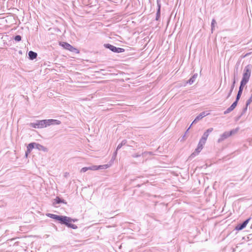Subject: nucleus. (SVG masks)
<instances>
[{
    "mask_svg": "<svg viewBox=\"0 0 252 252\" xmlns=\"http://www.w3.org/2000/svg\"><path fill=\"white\" fill-rule=\"evenodd\" d=\"M37 55L35 52H34L33 51H30L29 52V56L30 59L33 60L35 59L37 57Z\"/></svg>",
    "mask_w": 252,
    "mask_h": 252,
    "instance_id": "14",
    "label": "nucleus"
},
{
    "mask_svg": "<svg viewBox=\"0 0 252 252\" xmlns=\"http://www.w3.org/2000/svg\"><path fill=\"white\" fill-rule=\"evenodd\" d=\"M46 216L50 218L59 221L61 223H62V221H64V220H67L66 219H68L67 217L66 216H58L50 213L47 214Z\"/></svg>",
    "mask_w": 252,
    "mask_h": 252,
    "instance_id": "3",
    "label": "nucleus"
},
{
    "mask_svg": "<svg viewBox=\"0 0 252 252\" xmlns=\"http://www.w3.org/2000/svg\"><path fill=\"white\" fill-rule=\"evenodd\" d=\"M237 103L235 101L229 108L224 111V114H226L233 111L237 106Z\"/></svg>",
    "mask_w": 252,
    "mask_h": 252,
    "instance_id": "10",
    "label": "nucleus"
},
{
    "mask_svg": "<svg viewBox=\"0 0 252 252\" xmlns=\"http://www.w3.org/2000/svg\"><path fill=\"white\" fill-rule=\"evenodd\" d=\"M208 115H209V113H207L206 112H201V113H200V114L197 116L195 119H194V120L192 122V124H191L190 126L189 127V128L187 129V131H186V133L189 131V129L190 128L191 125L193 124H194V123H196L197 122H198V121L200 120L201 119H202L203 118H204V117L207 116Z\"/></svg>",
    "mask_w": 252,
    "mask_h": 252,
    "instance_id": "7",
    "label": "nucleus"
},
{
    "mask_svg": "<svg viewBox=\"0 0 252 252\" xmlns=\"http://www.w3.org/2000/svg\"><path fill=\"white\" fill-rule=\"evenodd\" d=\"M235 83V81L234 80L233 83L232 85L231 86V89H230V90H232V91H233V90L234 87Z\"/></svg>",
    "mask_w": 252,
    "mask_h": 252,
    "instance_id": "30",
    "label": "nucleus"
},
{
    "mask_svg": "<svg viewBox=\"0 0 252 252\" xmlns=\"http://www.w3.org/2000/svg\"><path fill=\"white\" fill-rule=\"evenodd\" d=\"M250 220V218L248 219L247 220H245L242 224H240L238 225L236 227V229L238 230H242L243 229H244V228L246 227V226L249 223Z\"/></svg>",
    "mask_w": 252,
    "mask_h": 252,
    "instance_id": "9",
    "label": "nucleus"
},
{
    "mask_svg": "<svg viewBox=\"0 0 252 252\" xmlns=\"http://www.w3.org/2000/svg\"><path fill=\"white\" fill-rule=\"evenodd\" d=\"M246 84H243L242 83V81H241V84H240V86L239 87V90H240L241 91H243V87L244 86L246 85Z\"/></svg>",
    "mask_w": 252,
    "mask_h": 252,
    "instance_id": "22",
    "label": "nucleus"
},
{
    "mask_svg": "<svg viewBox=\"0 0 252 252\" xmlns=\"http://www.w3.org/2000/svg\"><path fill=\"white\" fill-rule=\"evenodd\" d=\"M132 156H133V157H134V158H136V157H139V155H137V154H134V155H133Z\"/></svg>",
    "mask_w": 252,
    "mask_h": 252,
    "instance_id": "32",
    "label": "nucleus"
},
{
    "mask_svg": "<svg viewBox=\"0 0 252 252\" xmlns=\"http://www.w3.org/2000/svg\"><path fill=\"white\" fill-rule=\"evenodd\" d=\"M14 40L17 42L20 41L21 40V36L19 35H16L14 37Z\"/></svg>",
    "mask_w": 252,
    "mask_h": 252,
    "instance_id": "21",
    "label": "nucleus"
},
{
    "mask_svg": "<svg viewBox=\"0 0 252 252\" xmlns=\"http://www.w3.org/2000/svg\"><path fill=\"white\" fill-rule=\"evenodd\" d=\"M68 219H66L67 220H64V221H62V223L64 224L67 225L68 227L72 228L73 229H76L77 228V226L73 223H70L72 220L67 217Z\"/></svg>",
    "mask_w": 252,
    "mask_h": 252,
    "instance_id": "8",
    "label": "nucleus"
},
{
    "mask_svg": "<svg viewBox=\"0 0 252 252\" xmlns=\"http://www.w3.org/2000/svg\"><path fill=\"white\" fill-rule=\"evenodd\" d=\"M197 74H194L193 76H192V77H191L189 80L188 81V83L189 84H192L195 81L196 78L197 77Z\"/></svg>",
    "mask_w": 252,
    "mask_h": 252,
    "instance_id": "16",
    "label": "nucleus"
},
{
    "mask_svg": "<svg viewBox=\"0 0 252 252\" xmlns=\"http://www.w3.org/2000/svg\"><path fill=\"white\" fill-rule=\"evenodd\" d=\"M252 101V96H251V97L250 98V99L248 100V101L247 102V105H249Z\"/></svg>",
    "mask_w": 252,
    "mask_h": 252,
    "instance_id": "28",
    "label": "nucleus"
},
{
    "mask_svg": "<svg viewBox=\"0 0 252 252\" xmlns=\"http://www.w3.org/2000/svg\"><path fill=\"white\" fill-rule=\"evenodd\" d=\"M35 148L38 149L39 151H42L44 152L47 151V149L46 148H45V147L43 146L42 145H41L38 143H35Z\"/></svg>",
    "mask_w": 252,
    "mask_h": 252,
    "instance_id": "12",
    "label": "nucleus"
},
{
    "mask_svg": "<svg viewBox=\"0 0 252 252\" xmlns=\"http://www.w3.org/2000/svg\"><path fill=\"white\" fill-rule=\"evenodd\" d=\"M60 45L62 46L63 48L68 50L71 52H75L78 53V51L77 49L74 48L72 46H71L70 44L66 43V42H60Z\"/></svg>",
    "mask_w": 252,
    "mask_h": 252,
    "instance_id": "5",
    "label": "nucleus"
},
{
    "mask_svg": "<svg viewBox=\"0 0 252 252\" xmlns=\"http://www.w3.org/2000/svg\"><path fill=\"white\" fill-rule=\"evenodd\" d=\"M250 54H251V53H247V54H246V55H245V57H246V56H248V55H250Z\"/></svg>",
    "mask_w": 252,
    "mask_h": 252,
    "instance_id": "34",
    "label": "nucleus"
},
{
    "mask_svg": "<svg viewBox=\"0 0 252 252\" xmlns=\"http://www.w3.org/2000/svg\"><path fill=\"white\" fill-rule=\"evenodd\" d=\"M232 92V90H230L229 92L228 93V95L226 97V98H228L230 95H231V94Z\"/></svg>",
    "mask_w": 252,
    "mask_h": 252,
    "instance_id": "31",
    "label": "nucleus"
},
{
    "mask_svg": "<svg viewBox=\"0 0 252 252\" xmlns=\"http://www.w3.org/2000/svg\"><path fill=\"white\" fill-rule=\"evenodd\" d=\"M110 165L108 164H104L97 166L98 169H105L109 168Z\"/></svg>",
    "mask_w": 252,
    "mask_h": 252,
    "instance_id": "18",
    "label": "nucleus"
},
{
    "mask_svg": "<svg viewBox=\"0 0 252 252\" xmlns=\"http://www.w3.org/2000/svg\"><path fill=\"white\" fill-rule=\"evenodd\" d=\"M104 46L106 48L109 49L110 50L115 53H121L125 51L123 48H118L109 44H105Z\"/></svg>",
    "mask_w": 252,
    "mask_h": 252,
    "instance_id": "6",
    "label": "nucleus"
},
{
    "mask_svg": "<svg viewBox=\"0 0 252 252\" xmlns=\"http://www.w3.org/2000/svg\"><path fill=\"white\" fill-rule=\"evenodd\" d=\"M251 66L250 65H248L246 66H245L244 70L243 77L241 80V81H242L243 84H247L249 82L250 77L251 76Z\"/></svg>",
    "mask_w": 252,
    "mask_h": 252,
    "instance_id": "2",
    "label": "nucleus"
},
{
    "mask_svg": "<svg viewBox=\"0 0 252 252\" xmlns=\"http://www.w3.org/2000/svg\"><path fill=\"white\" fill-rule=\"evenodd\" d=\"M88 170V167H85L82 168L81 169L80 172H85L87 171Z\"/></svg>",
    "mask_w": 252,
    "mask_h": 252,
    "instance_id": "24",
    "label": "nucleus"
},
{
    "mask_svg": "<svg viewBox=\"0 0 252 252\" xmlns=\"http://www.w3.org/2000/svg\"><path fill=\"white\" fill-rule=\"evenodd\" d=\"M213 130V128L211 127V128H208L205 132L207 133V134L209 135V133H211Z\"/></svg>",
    "mask_w": 252,
    "mask_h": 252,
    "instance_id": "26",
    "label": "nucleus"
},
{
    "mask_svg": "<svg viewBox=\"0 0 252 252\" xmlns=\"http://www.w3.org/2000/svg\"><path fill=\"white\" fill-rule=\"evenodd\" d=\"M88 167V170H98L97 166V165H93Z\"/></svg>",
    "mask_w": 252,
    "mask_h": 252,
    "instance_id": "19",
    "label": "nucleus"
},
{
    "mask_svg": "<svg viewBox=\"0 0 252 252\" xmlns=\"http://www.w3.org/2000/svg\"><path fill=\"white\" fill-rule=\"evenodd\" d=\"M35 143H30L28 146H27V150L26 153V156H27L28 154L31 153V151L33 149V148H35Z\"/></svg>",
    "mask_w": 252,
    "mask_h": 252,
    "instance_id": "11",
    "label": "nucleus"
},
{
    "mask_svg": "<svg viewBox=\"0 0 252 252\" xmlns=\"http://www.w3.org/2000/svg\"><path fill=\"white\" fill-rule=\"evenodd\" d=\"M158 11H157V17H158L159 16V14H160V5L158 3ZM157 19H158V17H157Z\"/></svg>",
    "mask_w": 252,
    "mask_h": 252,
    "instance_id": "25",
    "label": "nucleus"
},
{
    "mask_svg": "<svg viewBox=\"0 0 252 252\" xmlns=\"http://www.w3.org/2000/svg\"><path fill=\"white\" fill-rule=\"evenodd\" d=\"M61 122L57 120L48 119L43 120H37L34 123H31L30 126L35 128H42L51 125H59Z\"/></svg>",
    "mask_w": 252,
    "mask_h": 252,
    "instance_id": "1",
    "label": "nucleus"
},
{
    "mask_svg": "<svg viewBox=\"0 0 252 252\" xmlns=\"http://www.w3.org/2000/svg\"><path fill=\"white\" fill-rule=\"evenodd\" d=\"M209 135L207 134V133H205L204 132L201 137V138L200 139V140L202 141H204L206 143V141L207 139V138L208 137Z\"/></svg>",
    "mask_w": 252,
    "mask_h": 252,
    "instance_id": "17",
    "label": "nucleus"
},
{
    "mask_svg": "<svg viewBox=\"0 0 252 252\" xmlns=\"http://www.w3.org/2000/svg\"><path fill=\"white\" fill-rule=\"evenodd\" d=\"M241 95L239 94H237V96H236V100H235L236 102H238V101L240 99Z\"/></svg>",
    "mask_w": 252,
    "mask_h": 252,
    "instance_id": "27",
    "label": "nucleus"
},
{
    "mask_svg": "<svg viewBox=\"0 0 252 252\" xmlns=\"http://www.w3.org/2000/svg\"><path fill=\"white\" fill-rule=\"evenodd\" d=\"M60 203H66L64 200H62L59 197H57L56 199H55L53 204L54 205H55L56 204H59Z\"/></svg>",
    "mask_w": 252,
    "mask_h": 252,
    "instance_id": "15",
    "label": "nucleus"
},
{
    "mask_svg": "<svg viewBox=\"0 0 252 252\" xmlns=\"http://www.w3.org/2000/svg\"><path fill=\"white\" fill-rule=\"evenodd\" d=\"M126 140H123L120 144H119L117 147L116 152L114 153V156H116L117 154V151L119 150L123 146L126 145Z\"/></svg>",
    "mask_w": 252,
    "mask_h": 252,
    "instance_id": "13",
    "label": "nucleus"
},
{
    "mask_svg": "<svg viewBox=\"0 0 252 252\" xmlns=\"http://www.w3.org/2000/svg\"><path fill=\"white\" fill-rule=\"evenodd\" d=\"M205 144V142H204V141H202L201 140H200L199 143H198V146L197 147H199V148H202V149L203 148V145Z\"/></svg>",
    "mask_w": 252,
    "mask_h": 252,
    "instance_id": "20",
    "label": "nucleus"
},
{
    "mask_svg": "<svg viewBox=\"0 0 252 252\" xmlns=\"http://www.w3.org/2000/svg\"><path fill=\"white\" fill-rule=\"evenodd\" d=\"M202 149V148H199V147H197V148L196 149L195 151H196V152L197 153H198L201 151Z\"/></svg>",
    "mask_w": 252,
    "mask_h": 252,
    "instance_id": "29",
    "label": "nucleus"
},
{
    "mask_svg": "<svg viewBox=\"0 0 252 252\" xmlns=\"http://www.w3.org/2000/svg\"><path fill=\"white\" fill-rule=\"evenodd\" d=\"M242 91H240V90H239V91H238V94L241 95V94H242Z\"/></svg>",
    "mask_w": 252,
    "mask_h": 252,
    "instance_id": "33",
    "label": "nucleus"
},
{
    "mask_svg": "<svg viewBox=\"0 0 252 252\" xmlns=\"http://www.w3.org/2000/svg\"><path fill=\"white\" fill-rule=\"evenodd\" d=\"M216 24V22L215 20L213 19L211 23V27H212V30H213V28L215 27V25Z\"/></svg>",
    "mask_w": 252,
    "mask_h": 252,
    "instance_id": "23",
    "label": "nucleus"
},
{
    "mask_svg": "<svg viewBox=\"0 0 252 252\" xmlns=\"http://www.w3.org/2000/svg\"><path fill=\"white\" fill-rule=\"evenodd\" d=\"M236 130H232L230 131H225L223 134H222L220 138L218 139V142L220 143L221 141H223L224 139H226L230 136H231L233 133H235Z\"/></svg>",
    "mask_w": 252,
    "mask_h": 252,
    "instance_id": "4",
    "label": "nucleus"
}]
</instances>
